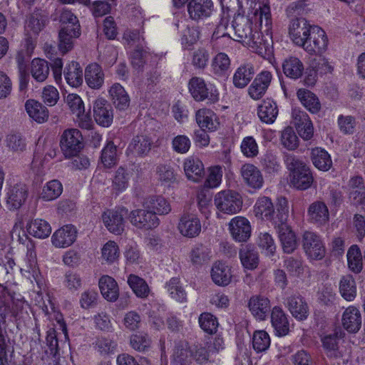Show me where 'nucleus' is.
I'll return each mask as SVG.
<instances>
[{
	"mask_svg": "<svg viewBox=\"0 0 365 365\" xmlns=\"http://www.w3.org/2000/svg\"><path fill=\"white\" fill-rule=\"evenodd\" d=\"M77 230L73 225H67L54 232L51 237L56 247L65 248L71 246L76 240Z\"/></svg>",
	"mask_w": 365,
	"mask_h": 365,
	"instance_id": "a211bd4d",
	"label": "nucleus"
},
{
	"mask_svg": "<svg viewBox=\"0 0 365 365\" xmlns=\"http://www.w3.org/2000/svg\"><path fill=\"white\" fill-rule=\"evenodd\" d=\"M288 34L292 41L309 54L321 55L327 48L328 38L319 26L311 25L304 18L292 19Z\"/></svg>",
	"mask_w": 365,
	"mask_h": 365,
	"instance_id": "f257e3e1",
	"label": "nucleus"
},
{
	"mask_svg": "<svg viewBox=\"0 0 365 365\" xmlns=\"http://www.w3.org/2000/svg\"><path fill=\"white\" fill-rule=\"evenodd\" d=\"M31 73L37 81H44L49 73L48 62L43 59L34 58L31 62Z\"/></svg>",
	"mask_w": 365,
	"mask_h": 365,
	"instance_id": "8fccbe9b",
	"label": "nucleus"
},
{
	"mask_svg": "<svg viewBox=\"0 0 365 365\" xmlns=\"http://www.w3.org/2000/svg\"><path fill=\"white\" fill-rule=\"evenodd\" d=\"M200 327L205 332L213 334L216 332L218 322L217 318L209 312H204L201 314L198 319Z\"/></svg>",
	"mask_w": 365,
	"mask_h": 365,
	"instance_id": "0e129e2a",
	"label": "nucleus"
},
{
	"mask_svg": "<svg viewBox=\"0 0 365 365\" xmlns=\"http://www.w3.org/2000/svg\"><path fill=\"white\" fill-rule=\"evenodd\" d=\"M26 248L25 264L21 268V271L28 278L32 277L38 284H40L42 283V277L37 265L35 246L31 240L28 241Z\"/></svg>",
	"mask_w": 365,
	"mask_h": 365,
	"instance_id": "ddd939ff",
	"label": "nucleus"
},
{
	"mask_svg": "<svg viewBox=\"0 0 365 365\" xmlns=\"http://www.w3.org/2000/svg\"><path fill=\"white\" fill-rule=\"evenodd\" d=\"M347 261L349 269L359 273L361 271L363 263L361 252L356 245H352L347 252Z\"/></svg>",
	"mask_w": 365,
	"mask_h": 365,
	"instance_id": "6e6d98bb",
	"label": "nucleus"
},
{
	"mask_svg": "<svg viewBox=\"0 0 365 365\" xmlns=\"http://www.w3.org/2000/svg\"><path fill=\"white\" fill-rule=\"evenodd\" d=\"M190 258L193 264L202 265L210 259V252L202 245H197L190 251Z\"/></svg>",
	"mask_w": 365,
	"mask_h": 365,
	"instance_id": "bf43d9fd",
	"label": "nucleus"
},
{
	"mask_svg": "<svg viewBox=\"0 0 365 365\" xmlns=\"http://www.w3.org/2000/svg\"><path fill=\"white\" fill-rule=\"evenodd\" d=\"M260 163L264 171L269 174L278 173L281 169L278 158L272 153H266L261 158Z\"/></svg>",
	"mask_w": 365,
	"mask_h": 365,
	"instance_id": "4d7b16f0",
	"label": "nucleus"
},
{
	"mask_svg": "<svg viewBox=\"0 0 365 365\" xmlns=\"http://www.w3.org/2000/svg\"><path fill=\"white\" fill-rule=\"evenodd\" d=\"M277 103L270 98H267L258 106L257 115L262 122L272 124L278 115Z\"/></svg>",
	"mask_w": 365,
	"mask_h": 365,
	"instance_id": "c756f323",
	"label": "nucleus"
},
{
	"mask_svg": "<svg viewBox=\"0 0 365 365\" xmlns=\"http://www.w3.org/2000/svg\"><path fill=\"white\" fill-rule=\"evenodd\" d=\"M240 259L242 266L247 269H255L259 264V255L257 251L251 246H245L240 249Z\"/></svg>",
	"mask_w": 365,
	"mask_h": 365,
	"instance_id": "37998d69",
	"label": "nucleus"
},
{
	"mask_svg": "<svg viewBox=\"0 0 365 365\" xmlns=\"http://www.w3.org/2000/svg\"><path fill=\"white\" fill-rule=\"evenodd\" d=\"M167 289L170 297L179 302L187 301V293L182 286L180 279L173 277L167 283Z\"/></svg>",
	"mask_w": 365,
	"mask_h": 365,
	"instance_id": "3c124183",
	"label": "nucleus"
},
{
	"mask_svg": "<svg viewBox=\"0 0 365 365\" xmlns=\"http://www.w3.org/2000/svg\"><path fill=\"white\" fill-rule=\"evenodd\" d=\"M248 307L256 319L264 320L270 312V301L264 296L254 295L249 300Z\"/></svg>",
	"mask_w": 365,
	"mask_h": 365,
	"instance_id": "412c9836",
	"label": "nucleus"
},
{
	"mask_svg": "<svg viewBox=\"0 0 365 365\" xmlns=\"http://www.w3.org/2000/svg\"><path fill=\"white\" fill-rule=\"evenodd\" d=\"M101 162L106 168H111L117 163V147L109 141L102 150Z\"/></svg>",
	"mask_w": 365,
	"mask_h": 365,
	"instance_id": "052dcab7",
	"label": "nucleus"
},
{
	"mask_svg": "<svg viewBox=\"0 0 365 365\" xmlns=\"http://www.w3.org/2000/svg\"><path fill=\"white\" fill-rule=\"evenodd\" d=\"M63 185L60 181L52 180L43 187L40 198L44 201H51L57 199L62 193Z\"/></svg>",
	"mask_w": 365,
	"mask_h": 365,
	"instance_id": "de8ad7c7",
	"label": "nucleus"
},
{
	"mask_svg": "<svg viewBox=\"0 0 365 365\" xmlns=\"http://www.w3.org/2000/svg\"><path fill=\"white\" fill-rule=\"evenodd\" d=\"M254 212L259 219L270 220L274 213V207L271 199L266 196L259 197L254 206Z\"/></svg>",
	"mask_w": 365,
	"mask_h": 365,
	"instance_id": "ea45409f",
	"label": "nucleus"
},
{
	"mask_svg": "<svg viewBox=\"0 0 365 365\" xmlns=\"http://www.w3.org/2000/svg\"><path fill=\"white\" fill-rule=\"evenodd\" d=\"M282 144L288 150H295L299 145L298 137L291 127L285 128L281 134Z\"/></svg>",
	"mask_w": 365,
	"mask_h": 365,
	"instance_id": "774afa93",
	"label": "nucleus"
},
{
	"mask_svg": "<svg viewBox=\"0 0 365 365\" xmlns=\"http://www.w3.org/2000/svg\"><path fill=\"white\" fill-rule=\"evenodd\" d=\"M231 61L225 53L220 52L215 55L211 61V71L217 78H225L228 76Z\"/></svg>",
	"mask_w": 365,
	"mask_h": 365,
	"instance_id": "f704fd0d",
	"label": "nucleus"
},
{
	"mask_svg": "<svg viewBox=\"0 0 365 365\" xmlns=\"http://www.w3.org/2000/svg\"><path fill=\"white\" fill-rule=\"evenodd\" d=\"M282 249L286 253H292L297 248V243L296 236L289 226L276 228Z\"/></svg>",
	"mask_w": 365,
	"mask_h": 365,
	"instance_id": "a19ab883",
	"label": "nucleus"
},
{
	"mask_svg": "<svg viewBox=\"0 0 365 365\" xmlns=\"http://www.w3.org/2000/svg\"><path fill=\"white\" fill-rule=\"evenodd\" d=\"M270 345V338L269 334L263 330L255 331L252 336V346L257 352H262L267 350Z\"/></svg>",
	"mask_w": 365,
	"mask_h": 365,
	"instance_id": "e2e57ef3",
	"label": "nucleus"
},
{
	"mask_svg": "<svg viewBox=\"0 0 365 365\" xmlns=\"http://www.w3.org/2000/svg\"><path fill=\"white\" fill-rule=\"evenodd\" d=\"M309 220L318 225H324L329 220V210L324 202L316 201L312 203L307 210Z\"/></svg>",
	"mask_w": 365,
	"mask_h": 365,
	"instance_id": "2f4dec72",
	"label": "nucleus"
},
{
	"mask_svg": "<svg viewBox=\"0 0 365 365\" xmlns=\"http://www.w3.org/2000/svg\"><path fill=\"white\" fill-rule=\"evenodd\" d=\"M130 173L123 167H119L115 171L113 180V187L114 190L122 192L125 190L129 183Z\"/></svg>",
	"mask_w": 365,
	"mask_h": 365,
	"instance_id": "13d9d810",
	"label": "nucleus"
},
{
	"mask_svg": "<svg viewBox=\"0 0 365 365\" xmlns=\"http://www.w3.org/2000/svg\"><path fill=\"white\" fill-rule=\"evenodd\" d=\"M66 103L76 117L78 125L83 129L91 128L93 123L90 115L85 113L84 103L81 98L75 93H70L66 97Z\"/></svg>",
	"mask_w": 365,
	"mask_h": 365,
	"instance_id": "6e6552de",
	"label": "nucleus"
},
{
	"mask_svg": "<svg viewBox=\"0 0 365 365\" xmlns=\"http://www.w3.org/2000/svg\"><path fill=\"white\" fill-rule=\"evenodd\" d=\"M81 34L80 29L62 27L58 34V49L63 53L71 51L73 46V39Z\"/></svg>",
	"mask_w": 365,
	"mask_h": 365,
	"instance_id": "a878e982",
	"label": "nucleus"
},
{
	"mask_svg": "<svg viewBox=\"0 0 365 365\" xmlns=\"http://www.w3.org/2000/svg\"><path fill=\"white\" fill-rule=\"evenodd\" d=\"M99 288L103 297L110 302H115L119 295L118 286L115 280L108 275L101 277L99 279Z\"/></svg>",
	"mask_w": 365,
	"mask_h": 365,
	"instance_id": "c9c22d12",
	"label": "nucleus"
},
{
	"mask_svg": "<svg viewBox=\"0 0 365 365\" xmlns=\"http://www.w3.org/2000/svg\"><path fill=\"white\" fill-rule=\"evenodd\" d=\"M214 4L212 0H190L187 4V12L195 21L208 18L212 14Z\"/></svg>",
	"mask_w": 365,
	"mask_h": 365,
	"instance_id": "dca6fc26",
	"label": "nucleus"
},
{
	"mask_svg": "<svg viewBox=\"0 0 365 365\" xmlns=\"http://www.w3.org/2000/svg\"><path fill=\"white\" fill-rule=\"evenodd\" d=\"M289 217V206L288 201L285 197H280L277 199L276 205V210L272 215V218L270 221L272 222L275 228L281 227L289 226L287 225V220Z\"/></svg>",
	"mask_w": 365,
	"mask_h": 365,
	"instance_id": "e433bc0d",
	"label": "nucleus"
},
{
	"mask_svg": "<svg viewBox=\"0 0 365 365\" xmlns=\"http://www.w3.org/2000/svg\"><path fill=\"white\" fill-rule=\"evenodd\" d=\"M128 210L125 207H117L108 209L104 211L101 219L104 226L111 233L121 235L125 230V216L128 215Z\"/></svg>",
	"mask_w": 365,
	"mask_h": 365,
	"instance_id": "39448f33",
	"label": "nucleus"
},
{
	"mask_svg": "<svg viewBox=\"0 0 365 365\" xmlns=\"http://www.w3.org/2000/svg\"><path fill=\"white\" fill-rule=\"evenodd\" d=\"M128 283L138 297L145 298L148 296L150 289L143 279L135 274H130L128 277Z\"/></svg>",
	"mask_w": 365,
	"mask_h": 365,
	"instance_id": "864d4df0",
	"label": "nucleus"
},
{
	"mask_svg": "<svg viewBox=\"0 0 365 365\" xmlns=\"http://www.w3.org/2000/svg\"><path fill=\"white\" fill-rule=\"evenodd\" d=\"M302 104L312 113H317L321 108L318 98L309 90L300 88L297 93Z\"/></svg>",
	"mask_w": 365,
	"mask_h": 365,
	"instance_id": "c03bdc74",
	"label": "nucleus"
},
{
	"mask_svg": "<svg viewBox=\"0 0 365 365\" xmlns=\"http://www.w3.org/2000/svg\"><path fill=\"white\" fill-rule=\"evenodd\" d=\"M240 176L243 183L253 192L260 190L264 185V178L261 170L252 163L242 165Z\"/></svg>",
	"mask_w": 365,
	"mask_h": 365,
	"instance_id": "9b49d317",
	"label": "nucleus"
},
{
	"mask_svg": "<svg viewBox=\"0 0 365 365\" xmlns=\"http://www.w3.org/2000/svg\"><path fill=\"white\" fill-rule=\"evenodd\" d=\"M314 73L309 75V76H307V78H306V79L304 80L306 84H314L316 81V73H318L321 75L331 73V71H333V67L327 59L324 58H319L317 65L314 66Z\"/></svg>",
	"mask_w": 365,
	"mask_h": 365,
	"instance_id": "680f3d73",
	"label": "nucleus"
},
{
	"mask_svg": "<svg viewBox=\"0 0 365 365\" xmlns=\"http://www.w3.org/2000/svg\"><path fill=\"white\" fill-rule=\"evenodd\" d=\"M101 257L108 264L115 262L119 257L118 246L114 241H108L101 249Z\"/></svg>",
	"mask_w": 365,
	"mask_h": 365,
	"instance_id": "69168bd1",
	"label": "nucleus"
},
{
	"mask_svg": "<svg viewBox=\"0 0 365 365\" xmlns=\"http://www.w3.org/2000/svg\"><path fill=\"white\" fill-rule=\"evenodd\" d=\"M339 292L348 302L353 301L356 296V284L354 277L347 274L343 276L339 282Z\"/></svg>",
	"mask_w": 365,
	"mask_h": 365,
	"instance_id": "a18cd8bd",
	"label": "nucleus"
},
{
	"mask_svg": "<svg viewBox=\"0 0 365 365\" xmlns=\"http://www.w3.org/2000/svg\"><path fill=\"white\" fill-rule=\"evenodd\" d=\"M108 93L115 106L119 110H125L130 105V98L124 88L118 83H114Z\"/></svg>",
	"mask_w": 365,
	"mask_h": 365,
	"instance_id": "4c0bfd02",
	"label": "nucleus"
},
{
	"mask_svg": "<svg viewBox=\"0 0 365 365\" xmlns=\"http://www.w3.org/2000/svg\"><path fill=\"white\" fill-rule=\"evenodd\" d=\"M255 21L259 24L261 29L263 26L265 31H269L272 25L270 9L268 6V0H262V6H259L255 13Z\"/></svg>",
	"mask_w": 365,
	"mask_h": 365,
	"instance_id": "603ef678",
	"label": "nucleus"
},
{
	"mask_svg": "<svg viewBox=\"0 0 365 365\" xmlns=\"http://www.w3.org/2000/svg\"><path fill=\"white\" fill-rule=\"evenodd\" d=\"M189 91L193 98L197 101H203L205 99H209L211 102H215L218 100L217 94L210 93L209 96L208 88L207 85L202 78L192 77L188 84Z\"/></svg>",
	"mask_w": 365,
	"mask_h": 365,
	"instance_id": "6ab92c4d",
	"label": "nucleus"
},
{
	"mask_svg": "<svg viewBox=\"0 0 365 365\" xmlns=\"http://www.w3.org/2000/svg\"><path fill=\"white\" fill-rule=\"evenodd\" d=\"M272 76L269 71L259 73L248 88V94L253 100H259L265 94L270 85Z\"/></svg>",
	"mask_w": 365,
	"mask_h": 365,
	"instance_id": "f3484780",
	"label": "nucleus"
},
{
	"mask_svg": "<svg viewBox=\"0 0 365 365\" xmlns=\"http://www.w3.org/2000/svg\"><path fill=\"white\" fill-rule=\"evenodd\" d=\"M25 109L29 116L38 123H43L48 118V110L42 103L33 99L25 103Z\"/></svg>",
	"mask_w": 365,
	"mask_h": 365,
	"instance_id": "7c9ffc66",
	"label": "nucleus"
},
{
	"mask_svg": "<svg viewBox=\"0 0 365 365\" xmlns=\"http://www.w3.org/2000/svg\"><path fill=\"white\" fill-rule=\"evenodd\" d=\"M285 305L295 319L304 320L307 318L309 307L300 294H292L287 297Z\"/></svg>",
	"mask_w": 365,
	"mask_h": 365,
	"instance_id": "aec40b11",
	"label": "nucleus"
},
{
	"mask_svg": "<svg viewBox=\"0 0 365 365\" xmlns=\"http://www.w3.org/2000/svg\"><path fill=\"white\" fill-rule=\"evenodd\" d=\"M143 206L145 209H149L157 216L165 215L169 214L171 210L170 202L162 196H152L143 202Z\"/></svg>",
	"mask_w": 365,
	"mask_h": 365,
	"instance_id": "473e14b6",
	"label": "nucleus"
},
{
	"mask_svg": "<svg viewBox=\"0 0 365 365\" xmlns=\"http://www.w3.org/2000/svg\"><path fill=\"white\" fill-rule=\"evenodd\" d=\"M312 160L314 166L321 170H328L332 164L328 153L319 148L312 149Z\"/></svg>",
	"mask_w": 365,
	"mask_h": 365,
	"instance_id": "09e8293b",
	"label": "nucleus"
},
{
	"mask_svg": "<svg viewBox=\"0 0 365 365\" xmlns=\"http://www.w3.org/2000/svg\"><path fill=\"white\" fill-rule=\"evenodd\" d=\"M211 277L216 284L226 286L231 282V269L221 262H216L212 268Z\"/></svg>",
	"mask_w": 365,
	"mask_h": 365,
	"instance_id": "58836bf2",
	"label": "nucleus"
},
{
	"mask_svg": "<svg viewBox=\"0 0 365 365\" xmlns=\"http://www.w3.org/2000/svg\"><path fill=\"white\" fill-rule=\"evenodd\" d=\"M343 327L350 333H356L361 326L360 311L354 306L347 307L342 314Z\"/></svg>",
	"mask_w": 365,
	"mask_h": 365,
	"instance_id": "b1692460",
	"label": "nucleus"
},
{
	"mask_svg": "<svg viewBox=\"0 0 365 365\" xmlns=\"http://www.w3.org/2000/svg\"><path fill=\"white\" fill-rule=\"evenodd\" d=\"M153 144V140L149 136L145 135H136L130 143L127 148V154L145 157L151 150Z\"/></svg>",
	"mask_w": 365,
	"mask_h": 365,
	"instance_id": "4be33fe9",
	"label": "nucleus"
},
{
	"mask_svg": "<svg viewBox=\"0 0 365 365\" xmlns=\"http://www.w3.org/2000/svg\"><path fill=\"white\" fill-rule=\"evenodd\" d=\"M66 82L72 87L77 88L83 83V70L78 63L73 61L64 70Z\"/></svg>",
	"mask_w": 365,
	"mask_h": 365,
	"instance_id": "79ce46f5",
	"label": "nucleus"
},
{
	"mask_svg": "<svg viewBox=\"0 0 365 365\" xmlns=\"http://www.w3.org/2000/svg\"><path fill=\"white\" fill-rule=\"evenodd\" d=\"M178 230L184 237L193 238L201 232V222L198 217L191 212H184L179 217Z\"/></svg>",
	"mask_w": 365,
	"mask_h": 365,
	"instance_id": "9d476101",
	"label": "nucleus"
},
{
	"mask_svg": "<svg viewBox=\"0 0 365 365\" xmlns=\"http://www.w3.org/2000/svg\"><path fill=\"white\" fill-rule=\"evenodd\" d=\"M282 66L284 75L294 80L300 78L304 70V64L302 61L295 56L286 58Z\"/></svg>",
	"mask_w": 365,
	"mask_h": 365,
	"instance_id": "72a5a7b5",
	"label": "nucleus"
},
{
	"mask_svg": "<svg viewBox=\"0 0 365 365\" xmlns=\"http://www.w3.org/2000/svg\"><path fill=\"white\" fill-rule=\"evenodd\" d=\"M156 173L163 185L170 187L177 181L176 174L170 165H160L157 167Z\"/></svg>",
	"mask_w": 365,
	"mask_h": 365,
	"instance_id": "5fc2aeb1",
	"label": "nucleus"
},
{
	"mask_svg": "<svg viewBox=\"0 0 365 365\" xmlns=\"http://www.w3.org/2000/svg\"><path fill=\"white\" fill-rule=\"evenodd\" d=\"M235 40L247 45L259 56H264L271 53L269 43L264 39L258 31H253L250 19L244 16L237 15L232 21Z\"/></svg>",
	"mask_w": 365,
	"mask_h": 365,
	"instance_id": "f03ea898",
	"label": "nucleus"
},
{
	"mask_svg": "<svg viewBox=\"0 0 365 365\" xmlns=\"http://www.w3.org/2000/svg\"><path fill=\"white\" fill-rule=\"evenodd\" d=\"M82 140V135L78 129L71 128L64 130L60 145L66 158L76 155L83 147Z\"/></svg>",
	"mask_w": 365,
	"mask_h": 365,
	"instance_id": "423d86ee",
	"label": "nucleus"
},
{
	"mask_svg": "<svg viewBox=\"0 0 365 365\" xmlns=\"http://www.w3.org/2000/svg\"><path fill=\"white\" fill-rule=\"evenodd\" d=\"M255 68L251 63L240 65L235 71L232 76V83L235 88H244L251 81L255 76Z\"/></svg>",
	"mask_w": 365,
	"mask_h": 365,
	"instance_id": "393cba45",
	"label": "nucleus"
},
{
	"mask_svg": "<svg viewBox=\"0 0 365 365\" xmlns=\"http://www.w3.org/2000/svg\"><path fill=\"white\" fill-rule=\"evenodd\" d=\"M229 230L236 242H246L251 235V225L249 220L242 216L233 217L229 222Z\"/></svg>",
	"mask_w": 365,
	"mask_h": 365,
	"instance_id": "2eb2a0df",
	"label": "nucleus"
},
{
	"mask_svg": "<svg viewBox=\"0 0 365 365\" xmlns=\"http://www.w3.org/2000/svg\"><path fill=\"white\" fill-rule=\"evenodd\" d=\"M214 201L220 211L230 215L240 212L243 203L241 195L237 192L231 190L217 192Z\"/></svg>",
	"mask_w": 365,
	"mask_h": 365,
	"instance_id": "20e7f679",
	"label": "nucleus"
},
{
	"mask_svg": "<svg viewBox=\"0 0 365 365\" xmlns=\"http://www.w3.org/2000/svg\"><path fill=\"white\" fill-rule=\"evenodd\" d=\"M105 73L101 66L96 63H91L85 69V81L88 86L92 89L99 90L103 84Z\"/></svg>",
	"mask_w": 365,
	"mask_h": 365,
	"instance_id": "5701e85b",
	"label": "nucleus"
},
{
	"mask_svg": "<svg viewBox=\"0 0 365 365\" xmlns=\"http://www.w3.org/2000/svg\"><path fill=\"white\" fill-rule=\"evenodd\" d=\"M93 117L96 122L103 127H108L113 120L111 105L104 98H98L93 103Z\"/></svg>",
	"mask_w": 365,
	"mask_h": 365,
	"instance_id": "4468645a",
	"label": "nucleus"
},
{
	"mask_svg": "<svg viewBox=\"0 0 365 365\" xmlns=\"http://www.w3.org/2000/svg\"><path fill=\"white\" fill-rule=\"evenodd\" d=\"M29 233L35 237L44 239L48 237L51 232V227L49 223L42 219H35L27 225Z\"/></svg>",
	"mask_w": 365,
	"mask_h": 365,
	"instance_id": "49530a36",
	"label": "nucleus"
},
{
	"mask_svg": "<svg viewBox=\"0 0 365 365\" xmlns=\"http://www.w3.org/2000/svg\"><path fill=\"white\" fill-rule=\"evenodd\" d=\"M303 247L305 253L312 259H321L325 255L324 245L316 233L307 231L303 235Z\"/></svg>",
	"mask_w": 365,
	"mask_h": 365,
	"instance_id": "f8f14e48",
	"label": "nucleus"
},
{
	"mask_svg": "<svg viewBox=\"0 0 365 365\" xmlns=\"http://www.w3.org/2000/svg\"><path fill=\"white\" fill-rule=\"evenodd\" d=\"M29 195V188L25 183L16 182L10 185L6 193V203L9 210L19 209L26 202Z\"/></svg>",
	"mask_w": 365,
	"mask_h": 365,
	"instance_id": "0eeeda50",
	"label": "nucleus"
},
{
	"mask_svg": "<svg viewBox=\"0 0 365 365\" xmlns=\"http://www.w3.org/2000/svg\"><path fill=\"white\" fill-rule=\"evenodd\" d=\"M183 167L185 173L189 180L193 182H198L202 178L205 169L200 159L189 157L185 160Z\"/></svg>",
	"mask_w": 365,
	"mask_h": 365,
	"instance_id": "bb28decb",
	"label": "nucleus"
},
{
	"mask_svg": "<svg viewBox=\"0 0 365 365\" xmlns=\"http://www.w3.org/2000/svg\"><path fill=\"white\" fill-rule=\"evenodd\" d=\"M271 322L277 335L282 336L288 334L289 323L287 317L282 308L274 307L271 313Z\"/></svg>",
	"mask_w": 365,
	"mask_h": 365,
	"instance_id": "c85d7f7f",
	"label": "nucleus"
},
{
	"mask_svg": "<svg viewBox=\"0 0 365 365\" xmlns=\"http://www.w3.org/2000/svg\"><path fill=\"white\" fill-rule=\"evenodd\" d=\"M6 145L9 150L15 153L23 152L26 148V141L19 133L9 134L6 138Z\"/></svg>",
	"mask_w": 365,
	"mask_h": 365,
	"instance_id": "338daca9",
	"label": "nucleus"
},
{
	"mask_svg": "<svg viewBox=\"0 0 365 365\" xmlns=\"http://www.w3.org/2000/svg\"><path fill=\"white\" fill-rule=\"evenodd\" d=\"M285 162L290 170V184L298 190L308 189L314 178L307 164L292 155H287Z\"/></svg>",
	"mask_w": 365,
	"mask_h": 365,
	"instance_id": "7ed1b4c3",
	"label": "nucleus"
},
{
	"mask_svg": "<svg viewBox=\"0 0 365 365\" xmlns=\"http://www.w3.org/2000/svg\"><path fill=\"white\" fill-rule=\"evenodd\" d=\"M195 118L198 125L203 130L214 131L220 124L217 115L207 108L198 110L196 112Z\"/></svg>",
	"mask_w": 365,
	"mask_h": 365,
	"instance_id": "cd10ccee",
	"label": "nucleus"
},
{
	"mask_svg": "<svg viewBox=\"0 0 365 365\" xmlns=\"http://www.w3.org/2000/svg\"><path fill=\"white\" fill-rule=\"evenodd\" d=\"M130 222L138 229L150 230L158 226V217L149 209H136L132 210L129 215Z\"/></svg>",
	"mask_w": 365,
	"mask_h": 365,
	"instance_id": "1a4fd4ad",
	"label": "nucleus"
}]
</instances>
